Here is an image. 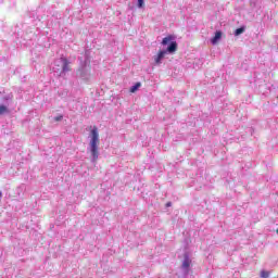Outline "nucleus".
Returning <instances> with one entry per match:
<instances>
[{
  "mask_svg": "<svg viewBox=\"0 0 278 278\" xmlns=\"http://www.w3.org/2000/svg\"><path fill=\"white\" fill-rule=\"evenodd\" d=\"M163 47L167 46L166 50H160L159 54L154 58L155 64H162V61L166 55L175 53L177 51V41H175V37L169 35L162 40Z\"/></svg>",
  "mask_w": 278,
  "mask_h": 278,
  "instance_id": "nucleus-1",
  "label": "nucleus"
},
{
  "mask_svg": "<svg viewBox=\"0 0 278 278\" xmlns=\"http://www.w3.org/2000/svg\"><path fill=\"white\" fill-rule=\"evenodd\" d=\"M80 64L76 72L77 77L84 81H90V50H86L84 56L78 58Z\"/></svg>",
  "mask_w": 278,
  "mask_h": 278,
  "instance_id": "nucleus-2",
  "label": "nucleus"
},
{
  "mask_svg": "<svg viewBox=\"0 0 278 278\" xmlns=\"http://www.w3.org/2000/svg\"><path fill=\"white\" fill-rule=\"evenodd\" d=\"M52 71L56 77H66V73H71V61L65 56L56 59Z\"/></svg>",
  "mask_w": 278,
  "mask_h": 278,
  "instance_id": "nucleus-3",
  "label": "nucleus"
},
{
  "mask_svg": "<svg viewBox=\"0 0 278 278\" xmlns=\"http://www.w3.org/2000/svg\"><path fill=\"white\" fill-rule=\"evenodd\" d=\"M90 142H89V148L88 151L91 153V162L94 164L99 160V129L94 127L90 131Z\"/></svg>",
  "mask_w": 278,
  "mask_h": 278,
  "instance_id": "nucleus-4",
  "label": "nucleus"
},
{
  "mask_svg": "<svg viewBox=\"0 0 278 278\" xmlns=\"http://www.w3.org/2000/svg\"><path fill=\"white\" fill-rule=\"evenodd\" d=\"M190 264H192V260H190V254H188V252H186L184 254V261L181 264L184 277H188V275H190Z\"/></svg>",
  "mask_w": 278,
  "mask_h": 278,
  "instance_id": "nucleus-5",
  "label": "nucleus"
},
{
  "mask_svg": "<svg viewBox=\"0 0 278 278\" xmlns=\"http://www.w3.org/2000/svg\"><path fill=\"white\" fill-rule=\"evenodd\" d=\"M220 38H223V31L216 30L215 36L211 39L212 45H218Z\"/></svg>",
  "mask_w": 278,
  "mask_h": 278,
  "instance_id": "nucleus-6",
  "label": "nucleus"
},
{
  "mask_svg": "<svg viewBox=\"0 0 278 278\" xmlns=\"http://www.w3.org/2000/svg\"><path fill=\"white\" fill-rule=\"evenodd\" d=\"M244 31H247V27L241 26L235 30V36H241V34H244Z\"/></svg>",
  "mask_w": 278,
  "mask_h": 278,
  "instance_id": "nucleus-7",
  "label": "nucleus"
},
{
  "mask_svg": "<svg viewBox=\"0 0 278 278\" xmlns=\"http://www.w3.org/2000/svg\"><path fill=\"white\" fill-rule=\"evenodd\" d=\"M141 84L137 83L132 87H130V92H136L140 88Z\"/></svg>",
  "mask_w": 278,
  "mask_h": 278,
  "instance_id": "nucleus-8",
  "label": "nucleus"
},
{
  "mask_svg": "<svg viewBox=\"0 0 278 278\" xmlns=\"http://www.w3.org/2000/svg\"><path fill=\"white\" fill-rule=\"evenodd\" d=\"M137 8L142 10V8H144V0H137Z\"/></svg>",
  "mask_w": 278,
  "mask_h": 278,
  "instance_id": "nucleus-9",
  "label": "nucleus"
},
{
  "mask_svg": "<svg viewBox=\"0 0 278 278\" xmlns=\"http://www.w3.org/2000/svg\"><path fill=\"white\" fill-rule=\"evenodd\" d=\"M5 112H8V106L0 105V116H1V114H5Z\"/></svg>",
  "mask_w": 278,
  "mask_h": 278,
  "instance_id": "nucleus-10",
  "label": "nucleus"
},
{
  "mask_svg": "<svg viewBox=\"0 0 278 278\" xmlns=\"http://www.w3.org/2000/svg\"><path fill=\"white\" fill-rule=\"evenodd\" d=\"M269 276H270V274L268 271H266V270L261 271V277L262 278H268Z\"/></svg>",
  "mask_w": 278,
  "mask_h": 278,
  "instance_id": "nucleus-11",
  "label": "nucleus"
},
{
  "mask_svg": "<svg viewBox=\"0 0 278 278\" xmlns=\"http://www.w3.org/2000/svg\"><path fill=\"white\" fill-rule=\"evenodd\" d=\"M62 118H64L63 115H58L54 117V121H55V123H60V121H62Z\"/></svg>",
  "mask_w": 278,
  "mask_h": 278,
  "instance_id": "nucleus-12",
  "label": "nucleus"
},
{
  "mask_svg": "<svg viewBox=\"0 0 278 278\" xmlns=\"http://www.w3.org/2000/svg\"><path fill=\"white\" fill-rule=\"evenodd\" d=\"M173 205V202H167L166 207H170Z\"/></svg>",
  "mask_w": 278,
  "mask_h": 278,
  "instance_id": "nucleus-13",
  "label": "nucleus"
},
{
  "mask_svg": "<svg viewBox=\"0 0 278 278\" xmlns=\"http://www.w3.org/2000/svg\"><path fill=\"white\" fill-rule=\"evenodd\" d=\"M1 197H3V192L0 191V199H1Z\"/></svg>",
  "mask_w": 278,
  "mask_h": 278,
  "instance_id": "nucleus-14",
  "label": "nucleus"
}]
</instances>
